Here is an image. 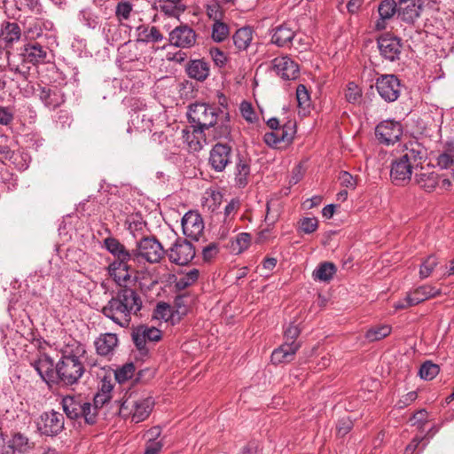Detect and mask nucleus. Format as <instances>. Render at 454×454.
I'll return each instance as SVG.
<instances>
[{"label": "nucleus", "mask_w": 454, "mask_h": 454, "mask_svg": "<svg viewBox=\"0 0 454 454\" xmlns=\"http://www.w3.org/2000/svg\"><path fill=\"white\" fill-rule=\"evenodd\" d=\"M418 395L415 391L409 392L405 395L402 397V399L398 402V407L403 408L411 404L414 400H416Z\"/></svg>", "instance_id": "59"}, {"label": "nucleus", "mask_w": 454, "mask_h": 454, "mask_svg": "<svg viewBox=\"0 0 454 454\" xmlns=\"http://www.w3.org/2000/svg\"><path fill=\"white\" fill-rule=\"evenodd\" d=\"M131 335L135 346L143 356L149 353L148 344L157 342L162 338L160 330L154 326H148L145 325H141L136 327Z\"/></svg>", "instance_id": "12"}, {"label": "nucleus", "mask_w": 454, "mask_h": 454, "mask_svg": "<svg viewBox=\"0 0 454 454\" xmlns=\"http://www.w3.org/2000/svg\"><path fill=\"white\" fill-rule=\"evenodd\" d=\"M223 110L213 105L196 102L188 106L187 118L191 127L207 130L215 124Z\"/></svg>", "instance_id": "7"}, {"label": "nucleus", "mask_w": 454, "mask_h": 454, "mask_svg": "<svg viewBox=\"0 0 454 454\" xmlns=\"http://www.w3.org/2000/svg\"><path fill=\"white\" fill-rule=\"evenodd\" d=\"M85 345L75 340L61 350V356L56 364V384L73 386L78 383L85 372Z\"/></svg>", "instance_id": "3"}, {"label": "nucleus", "mask_w": 454, "mask_h": 454, "mask_svg": "<svg viewBox=\"0 0 454 454\" xmlns=\"http://www.w3.org/2000/svg\"><path fill=\"white\" fill-rule=\"evenodd\" d=\"M339 180L340 184L347 188L355 189L356 186V181L355 177L347 171H341L340 173Z\"/></svg>", "instance_id": "55"}, {"label": "nucleus", "mask_w": 454, "mask_h": 454, "mask_svg": "<svg viewBox=\"0 0 454 454\" xmlns=\"http://www.w3.org/2000/svg\"><path fill=\"white\" fill-rule=\"evenodd\" d=\"M101 309V313L121 327L126 328L131 322V316L137 315L143 302L139 294L129 286H122Z\"/></svg>", "instance_id": "2"}, {"label": "nucleus", "mask_w": 454, "mask_h": 454, "mask_svg": "<svg viewBox=\"0 0 454 454\" xmlns=\"http://www.w3.org/2000/svg\"><path fill=\"white\" fill-rule=\"evenodd\" d=\"M337 271V268L334 263L330 262H324L318 264L314 270L312 277L315 280L322 282H329L333 279V276Z\"/></svg>", "instance_id": "36"}, {"label": "nucleus", "mask_w": 454, "mask_h": 454, "mask_svg": "<svg viewBox=\"0 0 454 454\" xmlns=\"http://www.w3.org/2000/svg\"><path fill=\"white\" fill-rule=\"evenodd\" d=\"M38 97L50 109H56L65 102L64 94L57 87H39Z\"/></svg>", "instance_id": "25"}, {"label": "nucleus", "mask_w": 454, "mask_h": 454, "mask_svg": "<svg viewBox=\"0 0 454 454\" xmlns=\"http://www.w3.org/2000/svg\"><path fill=\"white\" fill-rule=\"evenodd\" d=\"M119 413L124 419L130 418L134 423L145 420L153 411L154 400L136 392H126L120 401Z\"/></svg>", "instance_id": "5"}, {"label": "nucleus", "mask_w": 454, "mask_h": 454, "mask_svg": "<svg viewBox=\"0 0 454 454\" xmlns=\"http://www.w3.org/2000/svg\"><path fill=\"white\" fill-rule=\"evenodd\" d=\"M0 154L3 156V159L4 160H12L14 152L11 149L9 145H0Z\"/></svg>", "instance_id": "64"}, {"label": "nucleus", "mask_w": 454, "mask_h": 454, "mask_svg": "<svg viewBox=\"0 0 454 454\" xmlns=\"http://www.w3.org/2000/svg\"><path fill=\"white\" fill-rule=\"evenodd\" d=\"M219 252L218 244L215 242H212L203 247L202 249V256L203 260L206 262L210 261L213 259Z\"/></svg>", "instance_id": "54"}, {"label": "nucleus", "mask_w": 454, "mask_h": 454, "mask_svg": "<svg viewBox=\"0 0 454 454\" xmlns=\"http://www.w3.org/2000/svg\"><path fill=\"white\" fill-rule=\"evenodd\" d=\"M187 75L199 82H204L210 73L209 64L201 59H192L185 67Z\"/></svg>", "instance_id": "29"}, {"label": "nucleus", "mask_w": 454, "mask_h": 454, "mask_svg": "<svg viewBox=\"0 0 454 454\" xmlns=\"http://www.w3.org/2000/svg\"><path fill=\"white\" fill-rule=\"evenodd\" d=\"M301 343L284 342L278 348H275L271 354L272 364H286L294 359L296 352L300 349Z\"/></svg>", "instance_id": "24"}, {"label": "nucleus", "mask_w": 454, "mask_h": 454, "mask_svg": "<svg viewBox=\"0 0 454 454\" xmlns=\"http://www.w3.org/2000/svg\"><path fill=\"white\" fill-rule=\"evenodd\" d=\"M439 372L440 367L436 364L427 361L421 364L419 374L421 379L431 380L438 375Z\"/></svg>", "instance_id": "41"}, {"label": "nucleus", "mask_w": 454, "mask_h": 454, "mask_svg": "<svg viewBox=\"0 0 454 454\" xmlns=\"http://www.w3.org/2000/svg\"><path fill=\"white\" fill-rule=\"evenodd\" d=\"M299 223L300 229L306 234L314 232L318 227V221L316 217H304Z\"/></svg>", "instance_id": "51"}, {"label": "nucleus", "mask_w": 454, "mask_h": 454, "mask_svg": "<svg viewBox=\"0 0 454 454\" xmlns=\"http://www.w3.org/2000/svg\"><path fill=\"white\" fill-rule=\"evenodd\" d=\"M234 175L237 185L239 188H244L248 184V177L250 176L249 160L239 157L236 163Z\"/></svg>", "instance_id": "33"}, {"label": "nucleus", "mask_w": 454, "mask_h": 454, "mask_svg": "<svg viewBox=\"0 0 454 454\" xmlns=\"http://www.w3.org/2000/svg\"><path fill=\"white\" fill-rule=\"evenodd\" d=\"M345 97L348 103L359 104L362 99V90L355 82H349L347 86Z\"/></svg>", "instance_id": "47"}, {"label": "nucleus", "mask_w": 454, "mask_h": 454, "mask_svg": "<svg viewBox=\"0 0 454 454\" xmlns=\"http://www.w3.org/2000/svg\"><path fill=\"white\" fill-rule=\"evenodd\" d=\"M104 247L114 256V261L107 267L109 276L119 286H130L138 283L139 288L143 289L145 284L141 280L149 273L136 269L135 248L128 249L114 237L105 239Z\"/></svg>", "instance_id": "1"}, {"label": "nucleus", "mask_w": 454, "mask_h": 454, "mask_svg": "<svg viewBox=\"0 0 454 454\" xmlns=\"http://www.w3.org/2000/svg\"><path fill=\"white\" fill-rule=\"evenodd\" d=\"M271 43L280 48H290L296 32L288 24L283 23L270 30Z\"/></svg>", "instance_id": "22"}, {"label": "nucleus", "mask_w": 454, "mask_h": 454, "mask_svg": "<svg viewBox=\"0 0 454 454\" xmlns=\"http://www.w3.org/2000/svg\"><path fill=\"white\" fill-rule=\"evenodd\" d=\"M161 434V428L160 427H153L146 432L148 438L147 443H151L152 441H157Z\"/></svg>", "instance_id": "61"}, {"label": "nucleus", "mask_w": 454, "mask_h": 454, "mask_svg": "<svg viewBox=\"0 0 454 454\" xmlns=\"http://www.w3.org/2000/svg\"><path fill=\"white\" fill-rule=\"evenodd\" d=\"M230 27L223 21H216L212 25L211 37L215 43H222L229 37Z\"/></svg>", "instance_id": "38"}, {"label": "nucleus", "mask_w": 454, "mask_h": 454, "mask_svg": "<svg viewBox=\"0 0 454 454\" xmlns=\"http://www.w3.org/2000/svg\"><path fill=\"white\" fill-rule=\"evenodd\" d=\"M200 271L197 269H192L185 275L180 277L176 281V287L178 290H184L192 286L199 278Z\"/></svg>", "instance_id": "39"}, {"label": "nucleus", "mask_w": 454, "mask_h": 454, "mask_svg": "<svg viewBox=\"0 0 454 454\" xmlns=\"http://www.w3.org/2000/svg\"><path fill=\"white\" fill-rule=\"evenodd\" d=\"M415 180L418 185L427 192L435 191L438 186V174L434 171L416 174Z\"/></svg>", "instance_id": "35"}, {"label": "nucleus", "mask_w": 454, "mask_h": 454, "mask_svg": "<svg viewBox=\"0 0 454 454\" xmlns=\"http://www.w3.org/2000/svg\"><path fill=\"white\" fill-rule=\"evenodd\" d=\"M240 112L244 119L251 123L256 121L257 117L251 104L243 102L240 106Z\"/></svg>", "instance_id": "53"}, {"label": "nucleus", "mask_w": 454, "mask_h": 454, "mask_svg": "<svg viewBox=\"0 0 454 454\" xmlns=\"http://www.w3.org/2000/svg\"><path fill=\"white\" fill-rule=\"evenodd\" d=\"M377 45L382 59L389 62L400 60L403 44L402 39L391 33H385L377 39Z\"/></svg>", "instance_id": "10"}, {"label": "nucleus", "mask_w": 454, "mask_h": 454, "mask_svg": "<svg viewBox=\"0 0 454 454\" xmlns=\"http://www.w3.org/2000/svg\"><path fill=\"white\" fill-rule=\"evenodd\" d=\"M47 53L46 47L38 43H28L24 45L21 55L25 62L36 65L45 62Z\"/></svg>", "instance_id": "26"}, {"label": "nucleus", "mask_w": 454, "mask_h": 454, "mask_svg": "<svg viewBox=\"0 0 454 454\" xmlns=\"http://www.w3.org/2000/svg\"><path fill=\"white\" fill-rule=\"evenodd\" d=\"M13 120V114L6 107L0 106V124L8 125Z\"/></svg>", "instance_id": "57"}, {"label": "nucleus", "mask_w": 454, "mask_h": 454, "mask_svg": "<svg viewBox=\"0 0 454 454\" xmlns=\"http://www.w3.org/2000/svg\"><path fill=\"white\" fill-rule=\"evenodd\" d=\"M442 291L440 288H436L430 285H424L417 287L412 292L409 293L410 301L411 304L418 305L428 299L434 298L441 295Z\"/></svg>", "instance_id": "32"}, {"label": "nucleus", "mask_w": 454, "mask_h": 454, "mask_svg": "<svg viewBox=\"0 0 454 454\" xmlns=\"http://www.w3.org/2000/svg\"><path fill=\"white\" fill-rule=\"evenodd\" d=\"M453 157L447 153H441L437 158V164L442 168H448L453 164Z\"/></svg>", "instance_id": "56"}, {"label": "nucleus", "mask_w": 454, "mask_h": 454, "mask_svg": "<svg viewBox=\"0 0 454 454\" xmlns=\"http://www.w3.org/2000/svg\"><path fill=\"white\" fill-rule=\"evenodd\" d=\"M136 367L133 363H127L114 372L115 380L119 383L126 382L131 379L135 373Z\"/></svg>", "instance_id": "43"}, {"label": "nucleus", "mask_w": 454, "mask_h": 454, "mask_svg": "<svg viewBox=\"0 0 454 454\" xmlns=\"http://www.w3.org/2000/svg\"><path fill=\"white\" fill-rule=\"evenodd\" d=\"M375 85L379 95L386 102H395L400 96L401 82L395 74H381Z\"/></svg>", "instance_id": "15"}, {"label": "nucleus", "mask_w": 454, "mask_h": 454, "mask_svg": "<svg viewBox=\"0 0 454 454\" xmlns=\"http://www.w3.org/2000/svg\"><path fill=\"white\" fill-rule=\"evenodd\" d=\"M239 207V200L232 199L225 207L224 214L225 215H231L232 212L236 211Z\"/></svg>", "instance_id": "63"}, {"label": "nucleus", "mask_w": 454, "mask_h": 454, "mask_svg": "<svg viewBox=\"0 0 454 454\" xmlns=\"http://www.w3.org/2000/svg\"><path fill=\"white\" fill-rule=\"evenodd\" d=\"M452 186L450 179L438 174V186L442 191H447Z\"/></svg>", "instance_id": "62"}, {"label": "nucleus", "mask_w": 454, "mask_h": 454, "mask_svg": "<svg viewBox=\"0 0 454 454\" xmlns=\"http://www.w3.org/2000/svg\"><path fill=\"white\" fill-rule=\"evenodd\" d=\"M195 31L187 25L176 27L169 34V42L172 45L180 48H191L196 43Z\"/></svg>", "instance_id": "19"}, {"label": "nucleus", "mask_w": 454, "mask_h": 454, "mask_svg": "<svg viewBox=\"0 0 454 454\" xmlns=\"http://www.w3.org/2000/svg\"><path fill=\"white\" fill-rule=\"evenodd\" d=\"M211 128L212 137L215 140L225 139L230 141L231 139V119L228 112L223 110L219 115V120Z\"/></svg>", "instance_id": "27"}, {"label": "nucleus", "mask_w": 454, "mask_h": 454, "mask_svg": "<svg viewBox=\"0 0 454 454\" xmlns=\"http://www.w3.org/2000/svg\"><path fill=\"white\" fill-rule=\"evenodd\" d=\"M193 245L184 239L178 238L172 247L166 251L170 262L176 265H187L195 256Z\"/></svg>", "instance_id": "13"}, {"label": "nucleus", "mask_w": 454, "mask_h": 454, "mask_svg": "<svg viewBox=\"0 0 454 454\" xmlns=\"http://www.w3.org/2000/svg\"><path fill=\"white\" fill-rule=\"evenodd\" d=\"M423 0H398V18L403 22L413 24L420 16Z\"/></svg>", "instance_id": "20"}, {"label": "nucleus", "mask_w": 454, "mask_h": 454, "mask_svg": "<svg viewBox=\"0 0 454 454\" xmlns=\"http://www.w3.org/2000/svg\"><path fill=\"white\" fill-rule=\"evenodd\" d=\"M172 317L173 309L169 304L160 301L156 305V308L153 310V318L164 320L167 322L171 319Z\"/></svg>", "instance_id": "44"}, {"label": "nucleus", "mask_w": 454, "mask_h": 454, "mask_svg": "<svg viewBox=\"0 0 454 454\" xmlns=\"http://www.w3.org/2000/svg\"><path fill=\"white\" fill-rule=\"evenodd\" d=\"M403 135V126L399 121L386 120L375 128L378 142L384 145H391L398 142Z\"/></svg>", "instance_id": "14"}, {"label": "nucleus", "mask_w": 454, "mask_h": 454, "mask_svg": "<svg viewBox=\"0 0 454 454\" xmlns=\"http://www.w3.org/2000/svg\"><path fill=\"white\" fill-rule=\"evenodd\" d=\"M136 36L137 43H156L163 40L162 34L156 27L146 24L139 25L136 28Z\"/></svg>", "instance_id": "30"}, {"label": "nucleus", "mask_w": 454, "mask_h": 454, "mask_svg": "<svg viewBox=\"0 0 454 454\" xmlns=\"http://www.w3.org/2000/svg\"><path fill=\"white\" fill-rule=\"evenodd\" d=\"M354 427V422L349 417H345L338 420L336 425V434L338 437H344Z\"/></svg>", "instance_id": "49"}, {"label": "nucleus", "mask_w": 454, "mask_h": 454, "mask_svg": "<svg viewBox=\"0 0 454 454\" xmlns=\"http://www.w3.org/2000/svg\"><path fill=\"white\" fill-rule=\"evenodd\" d=\"M296 133V123L289 120L280 128L264 134L263 140L270 147L283 149L290 145Z\"/></svg>", "instance_id": "9"}, {"label": "nucleus", "mask_w": 454, "mask_h": 454, "mask_svg": "<svg viewBox=\"0 0 454 454\" xmlns=\"http://www.w3.org/2000/svg\"><path fill=\"white\" fill-rule=\"evenodd\" d=\"M163 447L161 441H152L151 443H146L144 454H159Z\"/></svg>", "instance_id": "58"}, {"label": "nucleus", "mask_w": 454, "mask_h": 454, "mask_svg": "<svg viewBox=\"0 0 454 454\" xmlns=\"http://www.w3.org/2000/svg\"><path fill=\"white\" fill-rule=\"evenodd\" d=\"M398 1L395 0H382L378 6V12L380 18L374 25L377 31L384 30L387 27V23L393 17L398 15Z\"/></svg>", "instance_id": "23"}, {"label": "nucleus", "mask_w": 454, "mask_h": 454, "mask_svg": "<svg viewBox=\"0 0 454 454\" xmlns=\"http://www.w3.org/2000/svg\"><path fill=\"white\" fill-rule=\"evenodd\" d=\"M232 146L228 143H216L209 152L208 164L216 172H223L231 163Z\"/></svg>", "instance_id": "16"}, {"label": "nucleus", "mask_w": 454, "mask_h": 454, "mask_svg": "<svg viewBox=\"0 0 454 454\" xmlns=\"http://www.w3.org/2000/svg\"><path fill=\"white\" fill-rule=\"evenodd\" d=\"M184 234L194 240H199L204 231L202 216L196 211L187 212L182 218Z\"/></svg>", "instance_id": "18"}, {"label": "nucleus", "mask_w": 454, "mask_h": 454, "mask_svg": "<svg viewBox=\"0 0 454 454\" xmlns=\"http://www.w3.org/2000/svg\"><path fill=\"white\" fill-rule=\"evenodd\" d=\"M166 251L155 236L143 237L136 242V263L137 265L143 261L158 263L166 255Z\"/></svg>", "instance_id": "8"}, {"label": "nucleus", "mask_w": 454, "mask_h": 454, "mask_svg": "<svg viewBox=\"0 0 454 454\" xmlns=\"http://www.w3.org/2000/svg\"><path fill=\"white\" fill-rule=\"evenodd\" d=\"M133 10V5L129 1L119 2L115 8V16L120 22L128 20Z\"/></svg>", "instance_id": "48"}, {"label": "nucleus", "mask_w": 454, "mask_h": 454, "mask_svg": "<svg viewBox=\"0 0 454 454\" xmlns=\"http://www.w3.org/2000/svg\"><path fill=\"white\" fill-rule=\"evenodd\" d=\"M272 65L278 74L285 80H295L299 76V66L288 56L275 58Z\"/></svg>", "instance_id": "21"}, {"label": "nucleus", "mask_w": 454, "mask_h": 454, "mask_svg": "<svg viewBox=\"0 0 454 454\" xmlns=\"http://www.w3.org/2000/svg\"><path fill=\"white\" fill-rule=\"evenodd\" d=\"M30 364L44 382L48 384L51 382L56 384V364H54V362L50 356L44 353H40L35 359L31 360Z\"/></svg>", "instance_id": "17"}, {"label": "nucleus", "mask_w": 454, "mask_h": 454, "mask_svg": "<svg viewBox=\"0 0 454 454\" xmlns=\"http://www.w3.org/2000/svg\"><path fill=\"white\" fill-rule=\"evenodd\" d=\"M301 333V329L298 325H295L294 322L289 324V325L284 331V342L289 343H300L296 340Z\"/></svg>", "instance_id": "50"}, {"label": "nucleus", "mask_w": 454, "mask_h": 454, "mask_svg": "<svg viewBox=\"0 0 454 454\" xmlns=\"http://www.w3.org/2000/svg\"><path fill=\"white\" fill-rule=\"evenodd\" d=\"M207 15L213 20V23L222 21L223 12L216 6H209L207 8Z\"/></svg>", "instance_id": "60"}, {"label": "nucleus", "mask_w": 454, "mask_h": 454, "mask_svg": "<svg viewBox=\"0 0 454 454\" xmlns=\"http://www.w3.org/2000/svg\"><path fill=\"white\" fill-rule=\"evenodd\" d=\"M192 130L188 129H183V138L187 144L190 151L200 152L206 144L205 130L199 131L198 127H191Z\"/></svg>", "instance_id": "31"}, {"label": "nucleus", "mask_w": 454, "mask_h": 454, "mask_svg": "<svg viewBox=\"0 0 454 454\" xmlns=\"http://www.w3.org/2000/svg\"><path fill=\"white\" fill-rule=\"evenodd\" d=\"M391 333V327L387 325L372 327L365 333V338L370 341H377L388 336Z\"/></svg>", "instance_id": "40"}, {"label": "nucleus", "mask_w": 454, "mask_h": 454, "mask_svg": "<svg viewBox=\"0 0 454 454\" xmlns=\"http://www.w3.org/2000/svg\"><path fill=\"white\" fill-rule=\"evenodd\" d=\"M98 398L99 395L95 397V403L99 402ZM61 405L67 417L70 419H83L89 425H93L96 422L97 404L93 406L81 396L67 395L63 397Z\"/></svg>", "instance_id": "6"}, {"label": "nucleus", "mask_w": 454, "mask_h": 454, "mask_svg": "<svg viewBox=\"0 0 454 454\" xmlns=\"http://www.w3.org/2000/svg\"><path fill=\"white\" fill-rule=\"evenodd\" d=\"M251 243V235L247 232H241L237 235L234 241L231 243L233 251L237 254H240L245 251Z\"/></svg>", "instance_id": "46"}, {"label": "nucleus", "mask_w": 454, "mask_h": 454, "mask_svg": "<svg viewBox=\"0 0 454 454\" xmlns=\"http://www.w3.org/2000/svg\"><path fill=\"white\" fill-rule=\"evenodd\" d=\"M253 29L250 27L239 28L232 35L233 43L239 51H246L253 40Z\"/></svg>", "instance_id": "34"}, {"label": "nucleus", "mask_w": 454, "mask_h": 454, "mask_svg": "<svg viewBox=\"0 0 454 454\" xmlns=\"http://www.w3.org/2000/svg\"><path fill=\"white\" fill-rule=\"evenodd\" d=\"M426 147L418 141L411 140L403 145L402 154L391 162L390 177L395 185L407 184L412 175V169L427 160Z\"/></svg>", "instance_id": "4"}, {"label": "nucleus", "mask_w": 454, "mask_h": 454, "mask_svg": "<svg viewBox=\"0 0 454 454\" xmlns=\"http://www.w3.org/2000/svg\"><path fill=\"white\" fill-rule=\"evenodd\" d=\"M439 261L434 254H431L427 257V259L421 263L419 269V277L420 278H428L434 268L438 265Z\"/></svg>", "instance_id": "45"}, {"label": "nucleus", "mask_w": 454, "mask_h": 454, "mask_svg": "<svg viewBox=\"0 0 454 454\" xmlns=\"http://www.w3.org/2000/svg\"><path fill=\"white\" fill-rule=\"evenodd\" d=\"M117 334L112 333H101L95 340L98 355L106 356L112 355L118 345Z\"/></svg>", "instance_id": "28"}, {"label": "nucleus", "mask_w": 454, "mask_h": 454, "mask_svg": "<svg viewBox=\"0 0 454 454\" xmlns=\"http://www.w3.org/2000/svg\"><path fill=\"white\" fill-rule=\"evenodd\" d=\"M64 424L63 414L51 410L40 415L36 422V427L41 434L54 437L63 431Z\"/></svg>", "instance_id": "11"}, {"label": "nucleus", "mask_w": 454, "mask_h": 454, "mask_svg": "<svg viewBox=\"0 0 454 454\" xmlns=\"http://www.w3.org/2000/svg\"><path fill=\"white\" fill-rule=\"evenodd\" d=\"M296 99L299 108L303 111H309L310 108V96L303 84H299L296 89Z\"/></svg>", "instance_id": "42"}, {"label": "nucleus", "mask_w": 454, "mask_h": 454, "mask_svg": "<svg viewBox=\"0 0 454 454\" xmlns=\"http://www.w3.org/2000/svg\"><path fill=\"white\" fill-rule=\"evenodd\" d=\"M21 30L18 23L6 22L2 28L1 36L6 44H11L13 42L20 40Z\"/></svg>", "instance_id": "37"}, {"label": "nucleus", "mask_w": 454, "mask_h": 454, "mask_svg": "<svg viewBox=\"0 0 454 454\" xmlns=\"http://www.w3.org/2000/svg\"><path fill=\"white\" fill-rule=\"evenodd\" d=\"M209 53L211 59L217 67H222L225 66L227 62V56L223 51H221L219 48L214 47L210 49Z\"/></svg>", "instance_id": "52"}]
</instances>
